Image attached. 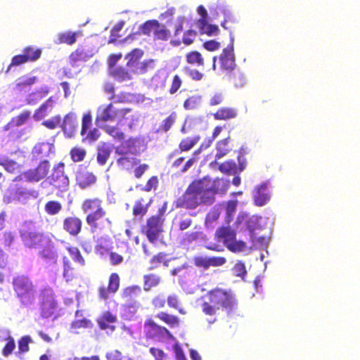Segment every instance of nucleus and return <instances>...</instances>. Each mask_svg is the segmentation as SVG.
<instances>
[{
    "mask_svg": "<svg viewBox=\"0 0 360 360\" xmlns=\"http://www.w3.org/2000/svg\"><path fill=\"white\" fill-rule=\"evenodd\" d=\"M92 123L91 115L88 112L83 115L82 121V129L81 135L84 136L86 134L87 130L90 128Z\"/></svg>",
    "mask_w": 360,
    "mask_h": 360,
    "instance_id": "nucleus-60",
    "label": "nucleus"
},
{
    "mask_svg": "<svg viewBox=\"0 0 360 360\" xmlns=\"http://www.w3.org/2000/svg\"><path fill=\"white\" fill-rule=\"evenodd\" d=\"M31 115L30 110H24L18 115L13 117L11 120V124H15L17 127L23 125L27 122Z\"/></svg>",
    "mask_w": 360,
    "mask_h": 360,
    "instance_id": "nucleus-51",
    "label": "nucleus"
},
{
    "mask_svg": "<svg viewBox=\"0 0 360 360\" xmlns=\"http://www.w3.org/2000/svg\"><path fill=\"white\" fill-rule=\"evenodd\" d=\"M200 140L199 135L187 137L181 140L179 143L178 148L180 152H186L192 149Z\"/></svg>",
    "mask_w": 360,
    "mask_h": 360,
    "instance_id": "nucleus-38",
    "label": "nucleus"
},
{
    "mask_svg": "<svg viewBox=\"0 0 360 360\" xmlns=\"http://www.w3.org/2000/svg\"><path fill=\"white\" fill-rule=\"evenodd\" d=\"M61 127L67 137L71 138L74 136L77 129L76 114L72 112L68 113L64 117Z\"/></svg>",
    "mask_w": 360,
    "mask_h": 360,
    "instance_id": "nucleus-19",
    "label": "nucleus"
},
{
    "mask_svg": "<svg viewBox=\"0 0 360 360\" xmlns=\"http://www.w3.org/2000/svg\"><path fill=\"white\" fill-rule=\"evenodd\" d=\"M38 304L41 317L47 319L54 315L58 304L52 288L45 287L39 290Z\"/></svg>",
    "mask_w": 360,
    "mask_h": 360,
    "instance_id": "nucleus-5",
    "label": "nucleus"
},
{
    "mask_svg": "<svg viewBox=\"0 0 360 360\" xmlns=\"http://www.w3.org/2000/svg\"><path fill=\"white\" fill-rule=\"evenodd\" d=\"M226 258L222 256L207 257L208 269L211 266L218 267L224 265L226 263Z\"/></svg>",
    "mask_w": 360,
    "mask_h": 360,
    "instance_id": "nucleus-57",
    "label": "nucleus"
},
{
    "mask_svg": "<svg viewBox=\"0 0 360 360\" xmlns=\"http://www.w3.org/2000/svg\"><path fill=\"white\" fill-rule=\"evenodd\" d=\"M62 204L57 200L48 201L44 205L45 212L49 215H56L62 210Z\"/></svg>",
    "mask_w": 360,
    "mask_h": 360,
    "instance_id": "nucleus-48",
    "label": "nucleus"
},
{
    "mask_svg": "<svg viewBox=\"0 0 360 360\" xmlns=\"http://www.w3.org/2000/svg\"><path fill=\"white\" fill-rule=\"evenodd\" d=\"M0 165L2 166L6 171L9 173H15L20 169V165L15 160L8 158H0Z\"/></svg>",
    "mask_w": 360,
    "mask_h": 360,
    "instance_id": "nucleus-49",
    "label": "nucleus"
},
{
    "mask_svg": "<svg viewBox=\"0 0 360 360\" xmlns=\"http://www.w3.org/2000/svg\"><path fill=\"white\" fill-rule=\"evenodd\" d=\"M76 180L79 186L84 189L94 184L96 181V176L92 172H79Z\"/></svg>",
    "mask_w": 360,
    "mask_h": 360,
    "instance_id": "nucleus-29",
    "label": "nucleus"
},
{
    "mask_svg": "<svg viewBox=\"0 0 360 360\" xmlns=\"http://www.w3.org/2000/svg\"><path fill=\"white\" fill-rule=\"evenodd\" d=\"M152 202V199L141 198L135 201L132 209V214L135 217L143 218L148 212Z\"/></svg>",
    "mask_w": 360,
    "mask_h": 360,
    "instance_id": "nucleus-22",
    "label": "nucleus"
},
{
    "mask_svg": "<svg viewBox=\"0 0 360 360\" xmlns=\"http://www.w3.org/2000/svg\"><path fill=\"white\" fill-rule=\"evenodd\" d=\"M107 360H133L131 357L121 354L118 350H114L106 354Z\"/></svg>",
    "mask_w": 360,
    "mask_h": 360,
    "instance_id": "nucleus-64",
    "label": "nucleus"
},
{
    "mask_svg": "<svg viewBox=\"0 0 360 360\" xmlns=\"http://www.w3.org/2000/svg\"><path fill=\"white\" fill-rule=\"evenodd\" d=\"M33 342V340L30 335H24L18 339V351L15 354L20 357L24 354L27 353L30 351V345Z\"/></svg>",
    "mask_w": 360,
    "mask_h": 360,
    "instance_id": "nucleus-36",
    "label": "nucleus"
},
{
    "mask_svg": "<svg viewBox=\"0 0 360 360\" xmlns=\"http://www.w3.org/2000/svg\"><path fill=\"white\" fill-rule=\"evenodd\" d=\"M132 109L129 108H117L112 103L106 105H101L98 107L96 115V124L100 127L101 124H108V122H118L120 124L122 121L128 119L134 120V116L131 114Z\"/></svg>",
    "mask_w": 360,
    "mask_h": 360,
    "instance_id": "nucleus-3",
    "label": "nucleus"
},
{
    "mask_svg": "<svg viewBox=\"0 0 360 360\" xmlns=\"http://www.w3.org/2000/svg\"><path fill=\"white\" fill-rule=\"evenodd\" d=\"M91 56L92 54L89 51L82 46H79L70 54L68 58L69 64L72 68H80Z\"/></svg>",
    "mask_w": 360,
    "mask_h": 360,
    "instance_id": "nucleus-16",
    "label": "nucleus"
},
{
    "mask_svg": "<svg viewBox=\"0 0 360 360\" xmlns=\"http://www.w3.org/2000/svg\"><path fill=\"white\" fill-rule=\"evenodd\" d=\"M120 288V277L116 273L110 274L108 278V290L109 292L115 293Z\"/></svg>",
    "mask_w": 360,
    "mask_h": 360,
    "instance_id": "nucleus-52",
    "label": "nucleus"
},
{
    "mask_svg": "<svg viewBox=\"0 0 360 360\" xmlns=\"http://www.w3.org/2000/svg\"><path fill=\"white\" fill-rule=\"evenodd\" d=\"M22 53L27 58V62H32L38 60L41 55V51L40 49H36L33 46L25 47Z\"/></svg>",
    "mask_w": 360,
    "mask_h": 360,
    "instance_id": "nucleus-45",
    "label": "nucleus"
},
{
    "mask_svg": "<svg viewBox=\"0 0 360 360\" xmlns=\"http://www.w3.org/2000/svg\"><path fill=\"white\" fill-rule=\"evenodd\" d=\"M120 124L121 123L118 124V122H117L115 125L111 126L109 124H101L99 128L103 129L108 135L111 136L115 140L122 141L125 139V134L120 129Z\"/></svg>",
    "mask_w": 360,
    "mask_h": 360,
    "instance_id": "nucleus-25",
    "label": "nucleus"
},
{
    "mask_svg": "<svg viewBox=\"0 0 360 360\" xmlns=\"http://www.w3.org/2000/svg\"><path fill=\"white\" fill-rule=\"evenodd\" d=\"M82 228V221L76 216H69L65 217L63 221V229L69 235L77 236L79 234Z\"/></svg>",
    "mask_w": 360,
    "mask_h": 360,
    "instance_id": "nucleus-17",
    "label": "nucleus"
},
{
    "mask_svg": "<svg viewBox=\"0 0 360 360\" xmlns=\"http://www.w3.org/2000/svg\"><path fill=\"white\" fill-rule=\"evenodd\" d=\"M12 288L22 307L28 308L36 303L37 287L27 275L21 274L13 277Z\"/></svg>",
    "mask_w": 360,
    "mask_h": 360,
    "instance_id": "nucleus-2",
    "label": "nucleus"
},
{
    "mask_svg": "<svg viewBox=\"0 0 360 360\" xmlns=\"http://www.w3.org/2000/svg\"><path fill=\"white\" fill-rule=\"evenodd\" d=\"M116 316L110 312L107 311L103 313L101 317L98 318L97 322L100 329L107 330L108 328L114 330L115 327L111 326L110 324L115 323Z\"/></svg>",
    "mask_w": 360,
    "mask_h": 360,
    "instance_id": "nucleus-33",
    "label": "nucleus"
},
{
    "mask_svg": "<svg viewBox=\"0 0 360 360\" xmlns=\"http://www.w3.org/2000/svg\"><path fill=\"white\" fill-rule=\"evenodd\" d=\"M82 35L81 32H64L59 33L57 37L56 43L57 44H65L68 45H72L77 41L79 36Z\"/></svg>",
    "mask_w": 360,
    "mask_h": 360,
    "instance_id": "nucleus-30",
    "label": "nucleus"
},
{
    "mask_svg": "<svg viewBox=\"0 0 360 360\" xmlns=\"http://www.w3.org/2000/svg\"><path fill=\"white\" fill-rule=\"evenodd\" d=\"M71 160L74 162H82L86 155V150L80 146H75L70 151Z\"/></svg>",
    "mask_w": 360,
    "mask_h": 360,
    "instance_id": "nucleus-46",
    "label": "nucleus"
},
{
    "mask_svg": "<svg viewBox=\"0 0 360 360\" xmlns=\"http://www.w3.org/2000/svg\"><path fill=\"white\" fill-rule=\"evenodd\" d=\"M196 37V31L193 30H188L184 33L182 41L186 46L191 45L194 42Z\"/></svg>",
    "mask_w": 360,
    "mask_h": 360,
    "instance_id": "nucleus-62",
    "label": "nucleus"
},
{
    "mask_svg": "<svg viewBox=\"0 0 360 360\" xmlns=\"http://www.w3.org/2000/svg\"><path fill=\"white\" fill-rule=\"evenodd\" d=\"M173 259V257H169L168 255L164 252H159L157 255L151 258L150 262L153 264L163 263L164 265L167 266L168 262Z\"/></svg>",
    "mask_w": 360,
    "mask_h": 360,
    "instance_id": "nucleus-59",
    "label": "nucleus"
},
{
    "mask_svg": "<svg viewBox=\"0 0 360 360\" xmlns=\"http://www.w3.org/2000/svg\"><path fill=\"white\" fill-rule=\"evenodd\" d=\"M237 200H229L227 202L226 208V218L225 221L226 224H229L232 220V215L236 211Z\"/></svg>",
    "mask_w": 360,
    "mask_h": 360,
    "instance_id": "nucleus-56",
    "label": "nucleus"
},
{
    "mask_svg": "<svg viewBox=\"0 0 360 360\" xmlns=\"http://www.w3.org/2000/svg\"><path fill=\"white\" fill-rule=\"evenodd\" d=\"M227 80L233 86L240 88L245 84V78L239 69L236 68L233 72L226 73Z\"/></svg>",
    "mask_w": 360,
    "mask_h": 360,
    "instance_id": "nucleus-31",
    "label": "nucleus"
},
{
    "mask_svg": "<svg viewBox=\"0 0 360 360\" xmlns=\"http://www.w3.org/2000/svg\"><path fill=\"white\" fill-rule=\"evenodd\" d=\"M167 302L169 308L177 310L181 314H186V312L184 308L181 307V302L178 295L175 294L169 295L167 298Z\"/></svg>",
    "mask_w": 360,
    "mask_h": 360,
    "instance_id": "nucleus-44",
    "label": "nucleus"
},
{
    "mask_svg": "<svg viewBox=\"0 0 360 360\" xmlns=\"http://www.w3.org/2000/svg\"><path fill=\"white\" fill-rule=\"evenodd\" d=\"M217 8L223 13L224 17V20L221 23L223 28L228 30L229 28L227 25L228 23L230 22L233 24L236 22V19L227 7L222 8L221 6H218Z\"/></svg>",
    "mask_w": 360,
    "mask_h": 360,
    "instance_id": "nucleus-43",
    "label": "nucleus"
},
{
    "mask_svg": "<svg viewBox=\"0 0 360 360\" xmlns=\"http://www.w3.org/2000/svg\"><path fill=\"white\" fill-rule=\"evenodd\" d=\"M81 207L83 212L87 214L103 209L102 200L98 198H87L84 200Z\"/></svg>",
    "mask_w": 360,
    "mask_h": 360,
    "instance_id": "nucleus-26",
    "label": "nucleus"
},
{
    "mask_svg": "<svg viewBox=\"0 0 360 360\" xmlns=\"http://www.w3.org/2000/svg\"><path fill=\"white\" fill-rule=\"evenodd\" d=\"M202 299V311L210 316L216 315L219 309L232 313L238 306L236 295L230 289L217 287L208 290Z\"/></svg>",
    "mask_w": 360,
    "mask_h": 360,
    "instance_id": "nucleus-1",
    "label": "nucleus"
},
{
    "mask_svg": "<svg viewBox=\"0 0 360 360\" xmlns=\"http://www.w3.org/2000/svg\"><path fill=\"white\" fill-rule=\"evenodd\" d=\"M36 81V77L22 76L15 81L13 89L18 92L29 91Z\"/></svg>",
    "mask_w": 360,
    "mask_h": 360,
    "instance_id": "nucleus-23",
    "label": "nucleus"
},
{
    "mask_svg": "<svg viewBox=\"0 0 360 360\" xmlns=\"http://www.w3.org/2000/svg\"><path fill=\"white\" fill-rule=\"evenodd\" d=\"M233 275L243 279L247 273L245 264L240 261H238L234 264L233 268Z\"/></svg>",
    "mask_w": 360,
    "mask_h": 360,
    "instance_id": "nucleus-63",
    "label": "nucleus"
},
{
    "mask_svg": "<svg viewBox=\"0 0 360 360\" xmlns=\"http://www.w3.org/2000/svg\"><path fill=\"white\" fill-rule=\"evenodd\" d=\"M143 330L146 340L159 342L167 337H171V333L167 328L158 325L151 318L146 320Z\"/></svg>",
    "mask_w": 360,
    "mask_h": 360,
    "instance_id": "nucleus-11",
    "label": "nucleus"
},
{
    "mask_svg": "<svg viewBox=\"0 0 360 360\" xmlns=\"http://www.w3.org/2000/svg\"><path fill=\"white\" fill-rule=\"evenodd\" d=\"M64 167L65 164L60 162L53 167L50 176V184L61 192L67 191L69 187V179L65 174Z\"/></svg>",
    "mask_w": 360,
    "mask_h": 360,
    "instance_id": "nucleus-13",
    "label": "nucleus"
},
{
    "mask_svg": "<svg viewBox=\"0 0 360 360\" xmlns=\"http://www.w3.org/2000/svg\"><path fill=\"white\" fill-rule=\"evenodd\" d=\"M197 26L200 34H206L209 37L217 36L220 32L217 25L209 24L207 20L202 19H198L197 20Z\"/></svg>",
    "mask_w": 360,
    "mask_h": 360,
    "instance_id": "nucleus-27",
    "label": "nucleus"
},
{
    "mask_svg": "<svg viewBox=\"0 0 360 360\" xmlns=\"http://www.w3.org/2000/svg\"><path fill=\"white\" fill-rule=\"evenodd\" d=\"M238 115L236 108L231 107H223L219 108L214 114L213 117L216 120H227L234 119Z\"/></svg>",
    "mask_w": 360,
    "mask_h": 360,
    "instance_id": "nucleus-28",
    "label": "nucleus"
},
{
    "mask_svg": "<svg viewBox=\"0 0 360 360\" xmlns=\"http://www.w3.org/2000/svg\"><path fill=\"white\" fill-rule=\"evenodd\" d=\"M53 144L48 142L38 143L32 149V155L37 159H42L48 157L53 149Z\"/></svg>",
    "mask_w": 360,
    "mask_h": 360,
    "instance_id": "nucleus-24",
    "label": "nucleus"
},
{
    "mask_svg": "<svg viewBox=\"0 0 360 360\" xmlns=\"http://www.w3.org/2000/svg\"><path fill=\"white\" fill-rule=\"evenodd\" d=\"M2 130L8 131V136L15 139H20L22 136V131L17 129L15 124H11V121L4 126Z\"/></svg>",
    "mask_w": 360,
    "mask_h": 360,
    "instance_id": "nucleus-54",
    "label": "nucleus"
},
{
    "mask_svg": "<svg viewBox=\"0 0 360 360\" xmlns=\"http://www.w3.org/2000/svg\"><path fill=\"white\" fill-rule=\"evenodd\" d=\"M195 182L200 204L207 205L214 203L215 195L219 191V186L225 185L223 179H216L212 180L207 177L195 180Z\"/></svg>",
    "mask_w": 360,
    "mask_h": 360,
    "instance_id": "nucleus-4",
    "label": "nucleus"
},
{
    "mask_svg": "<svg viewBox=\"0 0 360 360\" xmlns=\"http://www.w3.org/2000/svg\"><path fill=\"white\" fill-rule=\"evenodd\" d=\"M156 317L170 328L179 327L180 320L178 316L168 312L161 311L156 314Z\"/></svg>",
    "mask_w": 360,
    "mask_h": 360,
    "instance_id": "nucleus-34",
    "label": "nucleus"
},
{
    "mask_svg": "<svg viewBox=\"0 0 360 360\" xmlns=\"http://www.w3.org/2000/svg\"><path fill=\"white\" fill-rule=\"evenodd\" d=\"M231 137L228 136L224 139L219 141L216 144L217 153L215 158L220 159L225 156L231 150L229 146Z\"/></svg>",
    "mask_w": 360,
    "mask_h": 360,
    "instance_id": "nucleus-37",
    "label": "nucleus"
},
{
    "mask_svg": "<svg viewBox=\"0 0 360 360\" xmlns=\"http://www.w3.org/2000/svg\"><path fill=\"white\" fill-rule=\"evenodd\" d=\"M194 265L199 269H202V270L208 269V262H207V257L197 255L193 258Z\"/></svg>",
    "mask_w": 360,
    "mask_h": 360,
    "instance_id": "nucleus-61",
    "label": "nucleus"
},
{
    "mask_svg": "<svg viewBox=\"0 0 360 360\" xmlns=\"http://www.w3.org/2000/svg\"><path fill=\"white\" fill-rule=\"evenodd\" d=\"M143 54V52L142 50L139 49H134L126 57L127 58H129L127 63V65L129 67L134 66L138 63L139 60L142 57Z\"/></svg>",
    "mask_w": 360,
    "mask_h": 360,
    "instance_id": "nucleus-53",
    "label": "nucleus"
},
{
    "mask_svg": "<svg viewBox=\"0 0 360 360\" xmlns=\"http://www.w3.org/2000/svg\"><path fill=\"white\" fill-rule=\"evenodd\" d=\"M200 205V200L198 198V193L197 191V187L194 180L189 184L182 196L176 200V207L187 210H193Z\"/></svg>",
    "mask_w": 360,
    "mask_h": 360,
    "instance_id": "nucleus-10",
    "label": "nucleus"
},
{
    "mask_svg": "<svg viewBox=\"0 0 360 360\" xmlns=\"http://www.w3.org/2000/svg\"><path fill=\"white\" fill-rule=\"evenodd\" d=\"M177 120V114L176 112H171L165 119L163 120L162 124L159 127V131H169Z\"/></svg>",
    "mask_w": 360,
    "mask_h": 360,
    "instance_id": "nucleus-42",
    "label": "nucleus"
},
{
    "mask_svg": "<svg viewBox=\"0 0 360 360\" xmlns=\"http://www.w3.org/2000/svg\"><path fill=\"white\" fill-rule=\"evenodd\" d=\"M49 169V162L44 160L41 161L37 167L24 172L20 176H22L27 181L37 182L47 176Z\"/></svg>",
    "mask_w": 360,
    "mask_h": 360,
    "instance_id": "nucleus-15",
    "label": "nucleus"
},
{
    "mask_svg": "<svg viewBox=\"0 0 360 360\" xmlns=\"http://www.w3.org/2000/svg\"><path fill=\"white\" fill-rule=\"evenodd\" d=\"M214 240L221 243L226 248H245L244 242H236V231L230 226H221L214 233Z\"/></svg>",
    "mask_w": 360,
    "mask_h": 360,
    "instance_id": "nucleus-9",
    "label": "nucleus"
},
{
    "mask_svg": "<svg viewBox=\"0 0 360 360\" xmlns=\"http://www.w3.org/2000/svg\"><path fill=\"white\" fill-rule=\"evenodd\" d=\"M200 95H193L187 98L184 102V108L187 110H192L198 108L201 103Z\"/></svg>",
    "mask_w": 360,
    "mask_h": 360,
    "instance_id": "nucleus-47",
    "label": "nucleus"
},
{
    "mask_svg": "<svg viewBox=\"0 0 360 360\" xmlns=\"http://www.w3.org/2000/svg\"><path fill=\"white\" fill-rule=\"evenodd\" d=\"M254 201L257 206H263L270 200V195L268 191V184L262 183L257 187L254 192Z\"/></svg>",
    "mask_w": 360,
    "mask_h": 360,
    "instance_id": "nucleus-20",
    "label": "nucleus"
},
{
    "mask_svg": "<svg viewBox=\"0 0 360 360\" xmlns=\"http://www.w3.org/2000/svg\"><path fill=\"white\" fill-rule=\"evenodd\" d=\"M14 196L18 200H25L30 197L37 198V192L35 191H29L22 188H18L15 191Z\"/></svg>",
    "mask_w": 360,
    "mask_h": 360,
    "instance_id": "nucleus-50",
    "label": "nucleus"
},
{
    "mask_svg": "<svg viewBox=\"0 0 360 360\" xmlns=\"http://www.w3.org/2000/svg\"><path fill=\"white\" fill-rule=\"evenodd\" d=\"M158 22V20H148L146 21L140 26L139 32L129 34L122 40V41L124 42L129 40H136L137 39V36L141 34H144L148 37H150L152 34L153 35Z\"/></svg>",
    "mask_w": 360,
    "mask_h": 360,
    "instance_id": "nucleus-18",
    "label": "nucleus"
},
{
    "mask_svg": "<svg viewBox=\"0 0 360 360\" xmlns=\"http://www.w3.org/2000/svg\"><path fill=\"white\" fill-rule=\"evenodd\" d=\"M143 281H144V290L150 291L152 288L161 284L162 278L160 275L155 274H145L143 276Z\"/></svg>",
    "mask_w": 360,
    "mask_h": 360,
    "instance_id": "nucleus-32",
    "label": "nucleus"
},
{
    "mask_svg": "<svg viewBox=\"0 0 360 360\" xmlns=\"http://www.w3.org/2000/svg\"><path fill=\"white\" fill-rule=\"evenodd\" d=\"M55 100L53 97H49L35 111L33 115L36 121L41 120L46 117L53 109Z\"/></svg>",
    "mask_w": 360,
    "mask_h": 360,
    "instance_id": "nucleus-21",
    "label": "nucleus"
},
{
    "mask_svg": "<svg viewBox=\"0 0 360 360\" xmlns=\"http://www.w3.org/2000/svg\"><path fill=\"white\" fill-rule=\"evenodd\" d=\"M164 210H160L158 215L151 216L147 219L146 235L148 240L154 243L158 239L160 233L162 231L164 222Z\"/></svg>",
    "mask_w": 360,
    "mask_h": 360,
    "instance_id": "nucleus-12",
    "label": "nucleus"
},
{
    "mask_svg": "<svg viewBox=\"0 0 360 360\" xmlns=\"http://www.w3.org/2000/svg\"><path fill=\"white\" fill-rule=\"evenodd\" d=\"M124 25V21H120L117 22L112 29L110 31V36L108 41L109 44L115 43L117 39H119L121 35L119 34V32L120 30L123 28Z\"/></svg>",
    "mask_w": 360,
    "mask_h": 360,
    "instance_id": "nucleus-55",
    "label": "nucleus"
},
{
    "mask_svg": "<svg viewBox=\"0 0 360 360\" xmlns=\"http://www.w3.org/2000/svg\"><path fill=\"white\" fill-rule=\"evenodd\" d=\"M230 42L219 54L218 58L220 65V69L222 72L229 73L233 72L236 68V57L234 54V37L230 32Z\"/></svg>",
    "mask_w": 360,
    "mask_h": 360,
    "instance_id": "nucleus-8",
    "label": "nucleus"
},
{
    "mask_svg": "<svg viewBox=\"0 0 360 360\" xmlns=\"http://www.w3.org/2000/svg\"><path fill=\"white\" fill-rule=\"evenodd\" d=\"M171 37V32L167 27L160 24L159 22L157 24L156 28L155 30V33L153 34V39L155 41H168Z\"/></svg>",
    "mask_w": 360,
    "mask_h": 360,
    "instance_id": "nucleus-35",
    "label": "nucleus"
},
{
    "mask_svg": "<svg viewBox=\"0 0 360 360\" xmlns=\"http://www.w3.org/2000/svg\"><path fill=\"white\" fill-rule=\"evenodd\" d=\"M5 345L1 349V355L4 357H8L15 351L16 348V344L15 339L11 336H6L4 338Z\"/></svg>",
    "mask_w": 360,
    "mask_h": 360,
    "instance_id": "nucleus-41",
    "label": "nucleus"
},
{
    "mask_svg": "<svg viewBox=\"0 0 360 360\" xmlns=\"http://www.w3.org/2000/svg\"><path fill=\"white\" fill-rule=\"evenodd\" d=\"M141 288L138 285H131L124 289L122 297L127 302L134 301L136 298L140 296Z\"/></svg>",
    "mask_w": 360,
    "mask_h": 360,
    "instance_id": "nucleus-39",
    "label": "nucleus"
},
{
    "mask_svg": "<svg viewBox=\"0 0 360 360\" xmlns=\"http://www.w3.org/2000/svg\"><path fill=\"white\" fill-rule=\"evenodd\" d=\"M185 60L187 64L191 66H184L183 70L193 80L200 81L204 77V74L191 66L204 68L205 60L202 54L198 51H191L185 55Z\"/></svg>",
    "mask_w": 360,
    "mask_h": 360,
    "instance_id": "nucleus-7",
    "label": "nucleus"
},
{
    "mask_svg": "<svg viewBox=\"0 0 360 360\" xmlns=\"http://www.w3.org/2000/svg\"><path fill=\"white\" fill-rule=\"evenodd\" d=\"M219 169L222 173L232 174L236 172V165L232 160L226 161L219 165Z\"/></svg>",
    "mask_w": 360,
    "mask_h": 360,
    "instance_id": "nucleus-58",
    "label": "nucleus"
},
{
    "mask_svg": "<svg viewBox=\"0 0 360 360\" xmlns=\"http://www.w3.org/2000/svg\"><path fill=\"white\" fill-rule=\"evenodd\" d=\"M111 153L110 148L103 144L101 146H99L97 150L96 154V160L99 165L103 166L106 164L108 160L109 159Z\"/></svg>",
    "mask_w": 360,
    "mask_h": 360,
    "instance_id": "nucleus-40",
    "label": "nucleus"
},
{
    "mask_svg": "<svg viewBox=\"0 0 360 360\" xmlns=\"http://www.w3.org/2000/svg\"><path fill=\"white\" fill-rule=\"evenodd\" d=\"M136 141L135 139L129 138L123 145L122 148L116 150V153L121 155L117 160V165L120 169L129 170L139 162V160L135 157L136 153L131 150Z\"/></svg>",
    "mask_w": 360,
    "mask_h": 360,
    "instance_id": "nucleus-6",
    "label": "nucleus"
},
{
    "mask_svg": "<svg viewBox=\"0 0 360 360\" xmlns=\"http://www.w3.org/2000/svg\"><path fill=\"white\" fill-rule=\"evenodd\" d=\"M105 215L106 212L104 209L86 214L85 220L86 224L90 226L92 232L111 226V221L109 218L105 217Z\"/></svg>",
    "mask_w": 360,
    "mask_h": 360,
    "instance_id": "nucleus-14",
    "label": "nucleus"
}]
</instances>
